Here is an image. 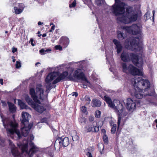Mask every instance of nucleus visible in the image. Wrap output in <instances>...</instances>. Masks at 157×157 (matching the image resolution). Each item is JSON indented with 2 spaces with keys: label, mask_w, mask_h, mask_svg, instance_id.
Returning <instances> with one entry per match:
<instances>
[{
  "label": "nucleus",
  "mask_w": 157,
  "mask_h": 157,
  "mask_svg": "<svg viewBox=\"0 0 157 157\" xmlns=\"http://www.w3.org/2000/svg\"><path fill=\"white\" fill-rule=\"evenodd\" d=\"M115 3L112 6V11L115 16L123 15L121 17H118L117 19L121 22L128 24L135 21L137 19L138 13L133 8L128 6L125 10L124 3L120 0H115Z\"/></svg>",
  "instance_id": "obj_1"
},
{
  "label": "nucleus",
  "mask_w": 157,
  "mask_h": 157,
  "mask_svg": "<svg viewBox=\"0 0 157 157\" xmlns=\"http://www.w3.org/2000/svg\"><path fill=\"white\" fill-rule=\"evenodd\" d=\"M150 83L147 80L142 79L141 77L136 76L134 77V87L135 90V96L138 99H141L144 96L148 95L152 96L154 94V91H152L151 93L143 94L140 90H144L146 91L150 88Z\"/></svg>",
  "instance_id": "obj_2"
},
{
  "label": "nucleus",
  "mask_w": 157,
  "mask_h": 157,
  "mask_svg": "<svg viewBox=\"0 0 157 157\" xmlns=\"http://www.w3.org/2000/svg\"><path fill=\"white\" fill-rule=\"evenodd\" d=\"M127 30L128 32L133 35H136V37L131 38L130 44L132 50L137 49L140 40L143 37V34L140 30V28L136 24H133L131 26L128 27Z\"/></svg>",
  "instance_id": "obj_3"
},
{
  "label": "nucleus",
  "mask_w": 157,
  "mask_h": 157,
  "mask_svg": "<svg viewBox=\"0 0 157 157\" xmlns=\"http://www.w3.org/2000/svg\"><path fill=\"white\" fill-rule=\"evenodd\" d=\"M33 139V135H31L26 140H24V142L25 141V143L23 142V144H17V146L21 148L23 151H26L28 155L31 153L32 155H33V154L36 152L38 150V148L32 141Z\"/></svg>",
  "instance_id": "obj_4"
},
{
  "label": "nucleus",
  "mask_w": 157,
  "mask_h": 157,
  "mask_svg": "<svg viewBox=\"0 0 157 157\" xmlns=\"http://www.w3.org/2000/svg\"><path fill=\"white\" fill-rule=\"evenodd\" d=\"M121 60L124 62H128L131 61L137 67H141L143 65L142 61L139 62V56L136 54L123 51L120 56Z\"/></svg>",
  "instance_id": "obj_5"
},
{
  "label": "nucleus",
  "mask_w": 157,
  "mask_h": 157,
  "mask_svg": "<svg viewBox=\"0 0 157 157\" xmlns=\"http://www.w3.org/2000/svg\"><path fill=\"white\" fill-rule=\"evenodd\" d=\"M22 119L21 123L23 126L21 129L22 135L24 137L27 136L29 133L30 129L33 126V124H29V117L30 116L26 112H22L21 113Z\"/></svg>",
  "instance_id": "obj_6"
},
{
  "label": "nucleus",
  "mask_w": 157,
  "mask_h": 157,
  "mask_svg": "<svg viewBox=\"0 0 157 157\" xmlns=\"http://www.w3.org/2000/svg\"><path fill=\"white\" fill-rule=\"evenodd\" d=\"M29 93L35 102L30 98L28 95H26L25 96V101L28 104L31 105V107L33 108L35 110L39 112V105L36 103L39 104V100L38 99V96L35 92L34 89L33 88L30 89Z\"/></svg>",
  "instance_id": "obj_7"
},
{
  "label": "nucleus",
  "mask_w": 157,
  "mask_h": 157,
  "mask_svg": "<svg viewBox=\"0 0 157 157\" xmlns=\"http://www.w3.org/2000/svg\"><path fill=\"white\" fill-rule=\"evenodd\" d=\"M121 66L124 72H126L128 71L132 75H136L135 77H139V76L142 75V72L141 71L131 64H129L127 67L126 64L123 63H121Z\"/></svg>",
  "instance_id": "obj_8"
},
{
  "label": "nucleus",
  "mask_w": 157,
  "mask_h": 157,
  "mask_svg": "<svg viewBox=\"0 0 157 157\" xmlns=\"http://www.w3.org/2000/svg\"><path fill=\"white\" fill-rule=\"evenodd\" d=\"M44 90L40 88V114L43 113L44 115H47L48 112L46 110V107L47 106L48 101L47 100V97L44 96L42 97L41 94H43Z\"/></svg>",
  "instance_id": "obj_9"
},
{
  "label": "nucleus",
  "mask_w": 157,
  "mask_h": 157,
  "mask_svg": "<svg viewBox=\"0 0 157 157\" xmlns=\"http://www.w3.org/2000/svg\"><path fill=\"white\" fill-rule=\"evenodd\" d=\"M58 76V72H53L50 73L47 76L45 81L46 82L45 86L46 88V91L48 93L49 92L53 87L50 83L55 78Z\"/></svg>",
  "instance_id": "obj_10"
},
{
  "label": "nucleus",
  "mask_w": 157,
  "mask_h": 157,
  "mask_svg": "<svg viewBox=\"0 0 157 157\" xmlns=\"http://www.w3.org/2000/svg\"><path fill=\"white\" fill-rule=\"evenodd\" d=\"M74 77L78 80H81L87 83L88 86L92 88L93 86L91 84L90 82L88 81L83 73L82 72L81 69H78L75 71L74 73Z\"/></svg>",
  "instance_id": "obj_11"
},
{
  "label": "nucleus",
  "mask_w": 157,
  "mask_h": 157,
  "mask_svg": "<svg viewBox=\"0 0 157 157\" xmlns=\"http://www.w3.org/2000/svg\"><path fill=\"white\" fill-rule=\"evenodd\" d=\"M69 142L68 137H59L55 141L54 144L55 148L57 147L60 148L61 146L64 147H66L69 144Z\"/></svg>",
  "instance_id": "obj_12"
},
{
  "label": "nucleus",
  "mask_w": 157,
  "mask_h": 157,
  "mask_svg": "<svg viewBox=\"0 0 157 157\" xmlns=\"http://www.w3.org/2000/svg\"><path fill=\"white\" fill-rule=\"evenodd\" d=\"M124 107L122 103H121L119 101H117V105L115 106V110L117 111L118 112V118L117 120V130L119 129V127L121 118V113L123 112Z\"/></svg>",
  "instance_id": "obj_13"
},
{
  "label": "nucleus",
  "mask_w": 157,
  "mask_h": 157,
  "mask_svg": "<svg viewBox=\"0 0 157 157\" xmlns=\"http://www.w3.org/2000/svg\"><path fill=\"white\" fill-rule=\"evenodd\" d=\"M127 109L130 111H133L136 108V103L131 98H127Z\"/></svg>",
  "instance_id": "obj_14"
},
{
  "label": "nucleus",
  "mask_w": 157,
  "mask_h": 157,
  "mask_svg": "<svg viewBox=\"0 0 157 157\" xmlns=\"http://www.w3.org/2000/svg\"><path fill=\"white\" fill-rule=\"evenodd\" d=\"M68 75V71H65L63 72L56 79L53 81L52 84H55L61 81L64 80L66 78H67V77Z\"/></svg>",
  "instance_id": "obj_15"
},
{
  "label": "nucleus",
  "mask_w": 157,
  "mask_h": 157,
  "mask_svg": "<svg viewBox=\"0 0 157 157\" xmlns=\"http://www.w3.org/2000/svg\"><path fill=\"white\" fill-rule=\"evenodd\" d=\"M9 145L11 146V152L12 155L14 157H16L17 155L18 152L15 146L13 144L12 141L10 140H9Z\"/></svg>",
  "instance_id": "obj_16"
},
{
  "label": "nucleus",
  "mask_w": 157,
  "mask_h": 157,
  "mask_svg": "<svg viewBox=\"0 0 157 157\" xmlns=\"http://www.w3.org/2000/svg\"><path fill=\"white\" fill-rule=\"evenodd\" d=\"M113 42L116 45L115 48L117 49V54H119L122 50V46L120 42L116 39H114L113 40Z\"/></svg>",
  "instance_id": "obj_17"
},
{
  "label": "nucleus",
  "mask_w": 157,
  "mask_h": 157,
  "mask_svg": "<svg viewBox=\"0 0 157 157\" xmlns=\"http://www.w3.org/2000/svg\"><path fill=\"white\" fill-rule=\"evenodd\" d=\"M104 98L105 100L108 104V106L114 109L116 105L112 102L111 99L109 97L106 96L105 95L104 96Z\"/></svg>",
  "instance_id": "obj_18"
},
{
  "label": "nucleus",
  "mask_w": 157,
  "mask_h": 157,
  "mask_svg": "<svg viewBox=\"0 0 157 157\" xmlns=\"http://www.w3.org/2000/svg\"><path fill=\"white\" fill-rule=\"evenodd\" d=\"M9 131L10 133L12 135H13L14 133H16L17 135L18 139H19L21 138L22 136H23L22 135V132H21V133L20 131L18 129H14L13 130H9Z\"/></svg>",
  "instance_id": "obj_19"
},
{
  "label": "nucleus",
  "mask_w": 157,
  "mask_h": 157,
  "mask_svg": "<svg viewBox=\"0 0 157 157\" xmlns=\"http://www.w3.org/2000/svg\"><path fill=\"white\" fill-rule=\"evenodd\" d=\"M18 105L20 106L21 109H30V108L21 99H18Z\"/></svg>",
  "instance_id": "obj_20"
},
{
  "label": "nucleus",
  "mask_w": 157,
  "mask_h": 157,
  "mask_svg": "<svg viewBox=\"0 0 157 157\" xmlns=\"http://www.w3.org/2000/svg\"><path fill=\"white\" fill-rule=\"evenodd\" d=\"M7 103L10 111L12 113H15L16 110V107L15 105L10 102L8 101Z\"/></svg>",
  "instance_id": "obj_21"
},
{
  "label": "nucleus",
  "mask_w": 157,
  "mask_h": 157,
  "mask_svg": "<svg viewBox=\"0 0 157 157\" xmlns=\"http://www.w3.org/2000/svg\"><path fill=\"white\" fill-rule=\"evenodd\" d=\"M101 105V102L100 100L96 99H94L92 101V105L94 107H99Z\"/></svg>",
  "instance_id": "obj_22"
},
{
  "label": "nucleus",
  "mask_w": 157,
  "mask_h": 157,
  "mask_svg": "<svg viewBox=\"0 0 157 157\" xmlns=\"http://www.w3.org/2000/svg\"><path fill=\"white\" fill-rule=\"evenodd\" d=\"M20 6H21L22 8V9L19 8L18 9L16 7H14V10L15 11V13L16 14H19L21 13L23 10L24 8V4L21 3L19 5Z\"/></svg>",
  "instance_id": "obj_23"
},
{
  "label": "nucleus",
  "mask_w": 157,
  "mask_h": 157,
  "mask_svg": "<svg viewBox=\"0 0 157 157\" xmlns=\"http://www.w3.org/2000/svg\"><path fill=\"white\" fill-rule=\"evenodd\" d=\"M94 128V126L93 124H88L85 127V128L86 129V132H87L92 131Z\"/></svg>",
  "instance_id": "obj_24"
},
{
  "label": "nucleus",
  "mask_w": 157,
  "mask_h": 157,
  "mask_svg": "<svg viewBox=\"0 0 157 157\" xmlns=\"http://www.w3.org/2000/svg\"><path fill=\"white\" fill-rule=\"evenodd\" d=\"M117 37L120 40H122L125 38V35L123 32L118 31L117 32Z\"/></svg>",
  "instance_id": "obj_25"
},
{
  "label": "nucleus",
  "mask_w": 157,
  "mask_h": 157,
  "mask_svg": "<svg viewBox=\"0 0 157 157\" xmlns=\"http://www.w3.org/2000/svg\"><path fill=\"white\" fill-rule=\"evenodd\" d=\"M50 118L49 117H44L40 119V122L41 123H45L48 125L50 126L49 123L48 122V119Z\"/></svg>",
  "instance_id": "obj_26"
},
{
  "label": "nucleus",
  "mask_w": 157,
  "mask_h": 157,
  "mask_svg": "<svg viewBox=\"0 0 157 157\" xmlns=\"http://www.w3.org/2000/svg\"><path fill=\"white\" fill-rule=\"evenodd\" d=\"M62 40V42L63 44H65V47H67L68 44L69 43V40L68 38L66 37L62 38L60 39V40Z\"/></svg>",
  "instance_id": "obj_27"
},
{
  "label": "nucleus",
  "mask_w": 157,
  "mask_h": 157,
  "mask_svg": "<svg viewBox=\"0 0 157 157\" xmlns=\"http://www.w3.org/2000/svg\"><path fill=\"white\" fill-rule=\"evenodd\" d=\"M117 128V125L115 124H114L112 127L111 129V133L112 134L115 133V131H116Z\"/></svg>",
  "instance_id": "obj_28"
},
{
  "label": "nucleus",
  "mask_w": 157,
  "mask_h": 157,
  "mask_svg": "<svg viewBox=\"0 0 157 157\" xmlns=\"http://www.w3.org/2000/svg\"><path fill=\"white\" fill-rule=\"evenodd\" d=\"M103 139L105 144H108L109 141L108 138L107 136L105 134L103 135Z\"/></svg>",
  "instance_id": "obj_29"
},
{
  "label": "nucleus",
  "mask_w": 157,
  "mask_h": 157,
  "mask_svg": "<svg viewBox=\"0 0 157 157\" xmlns=\"http://www.w3.org/2000/svg\"><path fill=\"white\" fill-rule=\"evenodd\" d=\"M51 51V50L49 49H47L46 50H45L44 49H42L40 50V53L41 55H43L46 54V52H48Z\"/></svg>",
  "instance_id": "obj_30"
},
{
  "label": "nucleus",
  "mask_w": 157,
  "mask_h": 157,
  "mask_svg": "<svg viewBox=\"0 0 157 157\" xmlns=\"http://www.w3.org/2000/svg\"><path fill=\"white\" fill-rule=\"evenodd\" d=\"M48 151V148H40V153L41 152V153H47Z\"/></svg>",
  "instance_id": "obj_31"
},
{
  "label": "nucleus",
  "mask_w": 157,
  "mask_h": 157,
  "mask_svg": "<svg viewBox=\"0 0 157 157\" xmlns=\"http://www.w3.org/2000/svg\"><path fill=\"white\" fill-rule=\"evenodd\" d=\"M95 116L97 118H99L100 117L101 112L99 110L96 111L95 112Z\"/></svg>",
  "instance_id": "obj_32"
},
{
  "label": "nucleus",
  "mask_w": 157,
  "mask_h": 157,
  "mask_svg": "<svg viewBox=\"0 0 157 157\" xmlns=\"http://www.w3.org/2000/svg\"><path fill=\"white\" fill-rule=\"evenodd\" d=\"M91 147L87 149V151H88L87 153L86 154V155L88 157H93L90 151V149H91Z\"/></svg>",
  "instance_id": "obj_33"
},
{
  "label": "nucleus",
  "mask_w": 157,
  "mask_h": 157,
  "mask_svg": "<svg viewBox=\"0 0 157 157\" xmlns=\"http://www.w3.org/2000/svg\"><path fill=\"white\" fill-rule=\"evenodd\" d=\"M21 67V63L20 62L17 61L16 64V68H19Z\"/></svg>",
  "instance_id": "obj_34"
},
{
  "label": "nucleus",
  "mask_w": 157,
  "mask_h": 157,
  "mask_svg": "<svg viewBox=\"0 0 157 157\" xmlns=\"http://www.w3.org/2000/svg\"><path fill=\"white\" fill-rule=\"evenodd\" d=\"M76 1L75 0H74L73 2L69 5V7H75L76 6Z\"/></svg>",
  "instance_id": "obj_35"
},
{
  "label": "nucleus",
  "mask_w": 157,
  "mask_h": 157,
  "mask_svg": "<svg viewBox=\"0 0 157 157\" xmlns=\"http://www.w3.org/2000/svg\"><path fill=\"white\" fill-rule=\"evenodd\" d=\"M72 138L73 141H76L78 139V137L77 135H75L74 136H72Z\"/></svg>",
  "instance_id": "obj_36"
},
{
  "label": "nucleus",
  "mask_w": 157,
  "mask_h": 157,
  "mask_svg": "<svg viewBox=\"0 0 157 157\" xmlns=\"http://www.w3.org/2000/svg\"><path fill=\"white\" fill-rule=\"evenodd\" d=\"M10 3L12 6H14L16 3V0H13V2H12V0H10Z\"/></svg>",
  "instance_id": "obj_37"
},
{
  "label": "nucleus",
  "mask_w": 157,
  "mask_h": 157,
  "mask_svg": "<svg viewBox=\"0 0 157 157\" xmlns=\"http://www.w3.org/2000/svg\"><path fill=\"white\" fill-rule=\"evenodd\" d=\"M81 110L83 113H85L86 112V108L85 106H82L81 108Z\"/></svg>",
  "instance_id": "obj_38"
},
{
  "label": "nucleus",
  "mask_w": 157,
  "mask_h": 157,
  "mask_svg": "<svg viewBox=\"0 0 157 157\" xmlns=\"http://www.w3.org/2000/svg\"><path fill=\"white\" fill-rule=\"evenodd\" d=\"M55 47V49L56 50H59L60 51L62 50V47L60 45H56Z\"/></svg>",
  "instance_id": "obj_39"
},
{
  "label": "nucleus",
  "mask_w": 157,
  "mask_h": 157,
  "mask_svg": "<svg viewBox=\"0 0 157 157\" xmlns=\"http://www.w3.org/2000/svg\"><path fill=\"white\" fill-rule=\"evenodd\" d=\"M85 99L86 101H88V104L90 103V101H91L89 97L88 96H86L85 98Z\"/></svg>",
  "instance_id": "obj_40"
},
{
  "label": "nucleus",
  "mask_w": 157,
  "mask_h": 157,
  "mask_svg": "<svg viewBox=\"0 0 157 157\" xmlns=\"http://www.w3.org/2000/svg\"><path fill=\"white\" fill-rule=\"evenodd\" d=\"M94 132H97L99 130V126H94Z\"/></svg>",
  "instance_id": "obj_41"
},
{
  "label": "nucleus",
  "mask_w": 157,
  "mask_h": 157,
  "mask_svg": "<svg viewBox=\"0 0 157 157\" xmlns=\"http://www.w3.org/2000/svg\"><path fill=\"white\" fill-rule=\"evenodd\" d=\"M101 145L103 146V148L102 149V151H100V152L101 153V154H102L104 153L103 150L104 149V146H103V145L102 144H98V147H99V146H101Z\"/></svg>",
  "instance_id": "obj_42"
},
{
  "label": "nucleus",
  "mask_w": 157,
  "mask_h": 157,
  "mask_svg": "<svg viewBox=\"0 0 157 157\" xmlns=\"http://www.w3.org/2000/svg\"><path fill=\"white\" fill-rule=\"evenodd\" d=\"M17 51V48L13 47L12 48V52L13 53H14L15 52Z\"/></svg>",
  "instance_id": "obj_43"
},
{
  "label": "nucleus",
  "mask_w": 157,
  "mask_h": 157,
  "mask_svg": "<svg viewBox=\"0 0 157 157\" xmlns=\"http://www.w3.org/2000/svg\"><path fill=\"white\" fill-rule=\"evenodd\" d=\"M72 95L73 96H75L77 97L78 96V93L77 92H73L72 93Z\"/></svg>",
  "instance_id": "obj_44"
},
{
  "label": "nucleus",
  "mask_w": 157,
  "mask_h": 157,
  "mask_svg": "<svg viewBox=\"0 0 157 157\" xmlns=\"http://www.w3.org/2000/svg\"><path fill=\"white\" fill-rule=\"evenodd\" d=\"M1 103L2 104V106H6L7 105V104L5 101L2 100Z\"/></svg>",
  "instance_id": "obj_45"
},
{
  "label": "nucleus",
  "mask_w": 157,
  "mask_h": 157,
  "mask_svg": "<svg viewBox=\"0 0 157 157\" xmlns=\"http://www.w3.org/2000/svg\"><path fill=\"white\" fill-rule=\"evenodd\" d=\"M81 119H79V121L81 123H82L83 122L85 123L86 122L85 119L84 118H82V121H81Z\"/></svg>",
  "instance_id": "obj_46"
},
{
  "label": "nucleus",
  "mask_w": 157,
  "mask_h": 157,
  "mask_svg": "<svg viewBox=\"0 0 157 157\" xmlns=\"http://www.w3.org/2000/svg\"><path fill=\"white\" fill-rule=\"evenodd\" d=\"M55 25H53L51 27V29L49 30V32H51L53 30H54L55 29Z\"/></svg>",
  "instance_id": "obj_47"
},
{
  "label": "nucleus",
  "mask_w": 157,
  "mask_h": 157,
  "mask_svg": "<svg viewBox=\"0 0 157 157\" xmlns=\"http://www.w3.org/2000/svg\"><path fill=\"white\" fill-rule=\"evenodd\" d=\"M94 117H91L89 118V120L90 121H94Z\"/></svg>",
  "instance_id": "obj_48"
},
{
  "label": "nucleus",
  "mask_w": 157,
  "mask_h": 157,
  "mask_svg": "<svg viewBox=\"0 0 157 157\" xmlns=\"http://www.w3.org/2000/svg\"><path fill=\"white\" fill-rule=\"evenodd\" d=\"M30 42H31V44L32 45V46H34V44H33V39H30Z\"/></svg>",
  "instance_id": "obj_49"
},
{
  "label": "nucleus",
  "mask_w": 157,
  "mask_h": 157,
  "mask_svg": "<svg viewBox=\"0 0 157 157\" xmlns=\"http://www.w3.org/2000/svg\"><path fill=\"white\" fill-rule=\"evenodd\" d=\"M155 10H153L152 11V13H153V16H152V19H153V21H154V14H155Z\"/></svg>",
  "instance_id": "obj_50"
},
{
  "label": "nucleus",
  "mask_w": 157,
  "mask_h": 157,
  "mask_svg": "<svg viewBox=\"0 0 157 157\" xmlns=\"http://www.w3.org/2000/svg\"><path fill=\"white\" fill-rule=\"evenodd\" d=\"M101 132H103L104 133V134H105L106 131L105 130V129H103V128L101 130Z\"/></svg>",
  "instance_id": "obj_51"
},
{
  "label": "nucleus",
  "mask_w": 157,
  "mask_h": 157,
  "mask_svg": "<svg viewBox=\"0 0 157 157\" xmlns=\"http://www.w3.org/2000/svg\"><path fill=\"white\" fill-rule=\"evenodd\" d=\"M0 83L1 85H3V80L2 79H0Z\"/></svg>",
  "instance_id": "obj_52"
},
{
  "label": "nucleus",
  "mask_w": 157,
  "mask_h": 157,
  "mask_svg": "<svg viewBox=\"0 0 157 157\" xmlns=\"http://www.w3.org/2000/svg\"><path fill=\"white\" fill-rule=\"evenodd\" d=\"M39 85L37 84V87L36 89V91H39Z\"/></svg>",
  "instance_id": "obj_53"
},
{
  "label": "nucleus",
  "mask_w": 157,
  "mask_h": 157,
  "mask_svg": "<svg viewBox=\"0 0 157 157\" xmlns=\"http://www.w3.org/2000/svg\"><path fill=\"white\" fill-rule=\"evenodd\" d=\"M11 58L13 59V62H14L16 60V59H15V57L14 56H12Z\"/></svg>",
  "instance_id": "obj_54"
},
{
  "label": "nucleus",
  "mask_w": 157,
  "mask_h": 157,
  "mask_svg": "<svg viewBox=\"0 0 157 157\" xmlns=\"http://www.w3.org/2000/svg\"><path fill=\"white\" fill-rule=\"evenodd\" d=\"M87 86H88L87 85V83L86 85H83V87L84 88L86 89L87 88Z\"/></svg>",
  "instance_id": "obj_55"
},
{
  "label": "nucleus",
  "mask_w": 157,
  "mask_h": 157,
  "mask_svg": "<svg viewBox=\"0 0 157 157\" xmlns=\"http://www.w3.org/2000/svg\"><path fill=\"white\" fill-rule=\"evenodd\" d=\"M144 17L145 18H146V20H147V14L146 13H145L144 15Z\"/></svg>",
  "instance_id": "obj_56"
},
{
  "label": "nucleus",
  "mask_w": 157,
  "mask_h": 157,
  "mask_svg": "<svg viewBox=\"0 0 157 157\" xmlns=\"http://www.w3.org/2000/svg\"><path fill=\"white\" fill-rule=\"evenodd\" d=\"M1 142L2 143H4V140H2L1 139H0V143H1ZM0 144L1 145V143H0Z\"/></svg>",
  "instance_id": "obj_57"
},
{
  "label": "nucleus",
  "mask_w": 157,
  "mask_h": 157,
  "mask_svg": "<svg viewBox=\"0 0 157 157\" xmlns=\"http://www.w3.org/2000/svg\"><path fill=\"white\" fill-rule=\"evenodd\" d=\"M67 78L69 80H71V78H72V77H71L70 75Z\"/></svg>",
  "instance_id": "obj_58"
},
{
  "label": "nucleus",
  "mask_w": 157,
  "mask_h": 157,
  "mask_svg": "<svg viewBox=\"0 0 157 157\" xmlns=\"http://www.w3.org/2000/svg\"><path fill=\"white\" fill-rule=\"evenodd\" d=\"M154 122L156 124V126L157 128V119H156L155 120V121H154Z\"/></svg>",
  "instance_id": "obj_59"
},
{
  "label": "nucleus",
  "mask_w": 157,
  "mask_h": 157,
  "mask_svg": "<svg viewBox=\"0 0 157 157\" xmlns=\"http://www.w3.org/2000/svg\"><path fill=\"white\" fill-rule=\"evenodd\" d=\"M2 121L3 122V125L4 126H5V122H4V120H2Z\"/></svg>",
  "instance_id": "obj_60"
},
{
  "label": "nucleus",
  "mask_w": 157,
  "mask_h": 157,
  "mask_svg": "<svg viewBox=\"0 0 157 157\" xmlns=\"http://www.w3.org/2000/svg\"><path fill=\"white\" fill-rule=\"evenodd\" d=\"M42 36L43 37H45L46 36V33L43 34Z\"/></svg>",
  "instance_id": "obj_61"
},
{
  "label": "nucleus",
  "mask_w": 157,
  "mask_h": 157,
  "mask_svg": "<svg viewBox=\"0 0 157 157\" xmlns=\"http://www.w3.org/2000/svg\"><path fill=\"white\" fill-rule=\"evenodd\" d=\"M39 64V62H37V63H36V64H35V66H37V65L38 64Z\"/></svg>",
  "instance_id": "obj_62"
},
{
  "label": "nucleus",
  "mask_w": 157,
  "mask_h": 157,
  "mask_svg": "<svg viewBox=\"0 0 157 157\" xmlns=\"http://www.w3.org/2000/svg\"><path fill=\"white\" fill-rule=\"evenodd\" d=\"M37 34H38V36L39 37V33H39V31H38V32H37Z\"/></svg>",
  "instance_id": "obj_63"
},
{
  "label": "nucleus",
  "mask_w": 157,
  "mask_h": 157,
  "mask_svg": "<svg viewBox=\"0 0 157 157\" xmlns=\"http://www.w3.org/2000/svg\"><path fill=\"white\" fill-rule=\"evenodd\" d=\"M38 72H37V73H36V74H35V77L37 76V75H38Z\"/></svg>",
  "instance_id": "obj_64"
}]
</instances>
